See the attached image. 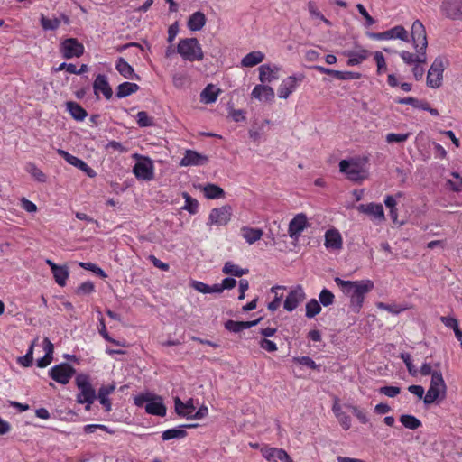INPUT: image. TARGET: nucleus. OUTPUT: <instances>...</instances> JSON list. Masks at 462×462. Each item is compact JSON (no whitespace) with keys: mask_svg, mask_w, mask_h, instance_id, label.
<instances>
[{"mask_svg":"<svg viewBox=\"0 0 462 462\" xmlns=\"http://www.w3.org/2000/svg\"><path fill=\"white\" fill-rule=\"evenodd\" d=\"M411 36L415 52L409 51H402L399 52L402 61L407 66H413L417 63L427 62V48L428 41L426 30L423 23L420 20L413 22L411 25Z\"/></svg>","mask_w":462,"mask_h":462,"instance_id":"f257e3e1","label":"nucleus"},{"mask_svg":"<svg viewBox=\"0 0 462 462\" xmlns=\"http://www.w3.org/2000/svg\"><path fill=\"white\" fill-rule=\"evenodd\" d=\"M334 282L340 288L341 291L349 297L350 308L355 313L360 311L365 295L374 287V282L369 279L345 281L339 277H335Z\"/></svg>","mask_w":462,"mask_h":462,"instance_id":"f03ea898","label":"nucleus"},{"mask_svg":"<svg viewBox=\"0 0 462 462\" xmlns=\"http://www.w3.org/2000/svg\"><path fill=\"white\" fill-rule=\"evenodd\" d=\"M137 407H144L145 412L150 415L164 417L167 408L162 396L151 392L143 393L134 398Z\"/></svg>","mask_w":462,"mask_h":462,"instance_id":"7ed1b4c3","label":"nucleus"},{"mask_svg":"<svg viewBox=\"0 0 462 462\" xmlns=\"http://www.w3.org/2000/svg\"><path fill=\"white\" fill-rule=\"evenodd\" d=\"M177 51L184 60L200 61L204 59L202 47L197 38H185L180 40Z\"/></svg>","mask_w":462,"mask_h":462,"instance_id":"20e7f679","label":"nucleus"},{"mask_svg":"<svg viewBox=\"0 0 462 462\" xmlns=\"http://www.w3.org/2000/svg\"><path fill=\"white\" fill-rule=\"evenodd\" d=\"M75 382L79 391L77 395V402L81 404H86V411H90L91 404L97 399V394L88 375L84 374H78Z\"/></svg>","mask_w":462,"mask_h":462,"instance_id":"39448f33","label":"nucleus"},{"mask_svg":"<svg viewBox=\"0 0 462 462\" xmlns=\"http://www.w3.org/2000/svg\"><path fill=\"white\" fill-rule=\"evenodd\" d=\"M447 386L442 374L439 371L432 373L430 387L424 396L425 404H431L439 397L443 398L446 394Z\"/></svg>","mask_w":462,"mask_h":462,"instance_id":"423d86ee","label":"nucleus"},{"mask_svg":"<svg viewBox=\"0 0 462 462\" xmlns=\"http://www.w3.org/2000/svg\"><path fill=\"white\" fill-rule=\"evenodd\" d=\"M136 160L133 167V173L141 180H152L154 177V165L152 159L138 153L132 155Z\"/></svg>","mask_w":462,"mask_h":462,"instance_id":"0eeeda50","label":"nucleus"},{"mask_svg":"<svg viewBox=\"0 0 462 462\" xmlns=\"http://www.w3.org/2000/svg\"><path fill=\"white\" fill-rule=\"evenodd\" d=\"M339 171L344 173L349 180L355 182L362 181L367 177L366 171L356 159L340 161Z\"/></svg>","mask_w":462,"mask_h":462,"instance_id":"6e6552de","label":"nucleus"},{"mask_svg":"<svg viewBox=\"0 0 462 462\" xmlns=\"http://www.w3.org/2000/svg\"><path fill=\"white\" fill-rule=\"evenodd\" d=\"M444 70V59L440 56L435 58L428 70L427 86L432 88H439L442 84Z\"/></svg>","mask_w":462,"mask_h":462,"instance_id":"1a4fd4ad","label":"nucleus"},{"mask_svg":"<svg viewBox=\"0 0 462 462\" xmlns=\"http://www.w3.org/2000/svg\"><path fill=\"white\" fill-rule=\"evenodd\" d=\"M368 37L376 41L401 40L408 42L410 41L409 32L402 25H396L382 32H368Z\"/></svg>","mask_w":462,"mask_h":462,"instance_id":"9d476101","label":"nucleus"},{"mask_svg":"<svg viewBox=\"0 0 462 462\" xmlns=\"http://www.w3.org/2000/svg\"><path fill=\"white\" fill-rule=\"evenodd\" d=\"M439 13L447 20L462 21V0H442Z\"/></svg>","mask_w":462,"mask_h":462,"instance_id":"9b49d317","label":"nucleus"},{"mask_svg":"<svg viewBox=\"0 0 462 462\" xmlns=\"http://www.w3.org/2000/svg\"><path fill=\"white\" fill-rule=\"evenodd\" d=\"M75 372V369L69 364L61 363L49 370V376L60 384H67Z\"/></svg>","mask_w":462,"mask_h":462,"instance_id":"f8f14e48","label":"nucleus"},{"mask_svg":"<svg viewBox=\"0 0 462 462\" xmlns=\"http://www.w3.org/2000/svg\"><path fill=\"white\" fill-rule=\"evenodd\" d=\"M232 214L233 210L229 205L213 208L209 213L208 225L226 226L231 220Z\"/></svg>","mask_w":462,"mask_h":462,"instance_id":"ddd939ff","label":"nucleus"},{"mask_svg":"<svg viewBox=\"0 0 462 462\" xmlns=\"http://www.w3.org/2000/svg\"><path fill=\"white\" fill-rule=\"evenodd\" d=\"M303 79V74L289 76L284 79L278 88V97L280 98L287 99L289 96L297 89Z\"/></svg>","mask_w":462,"mask_h":462,"instance_id":"4468645a","label":"nucleus"},{"mask_svg":"<svg viewBox=\"0 0 462 462\" xmlns=\"http://www.w3.org/2000/svg\"><path fill=\"white\" fill-rule=\"evenodd\" d=\"M60 52L65 59L79 58L84 52V46L75 38H69L60 44Z\"/></svg>","mask_w":462,"mask_h":462,"instance_id":"2eb2a0df","label":"nucleus"},{"mask_svg":"<svg viewBox=\"0 0 462 462\" xmlns=\"http://www.w3.org/2000/svg\"><path fill=\"white\" fill-rule=\"evenodd\" d=\"M306 298V294L301 285L292 288L287 295L283 308L287 311L294 310Z\"/></svg>","mask_w":462,"mask_h":462,"instance_id":"dca6fc26","label":"nucleus"},{"mask_svg":"<svg viewBox=\"0 0 462 462\" xmlns=\"http://www.w3.org/2000/svg\"><path fill=\"white\" fill-rule=\"evenodd\" d=\"M308 227V218L305 214H297L289 223L288 234L294 240H298L301 233Z\"/></svg>","mask_w":462,"mask_h":462,"instance_id":"f3484780","label":"nucleus"},{"mask_svg":"<svg viewBox=\"0 0 462 462\" xmlns=\"http://www.w3.org/2000/svg\"><path fill=\"white\" fill-rule=\"evenodd\" d=\"M58 154H60L68 163L70 165L75 166L76 168L81 170L83 172H85L88 177L93 178L97 175L96 171L90 168L84 161L81 159L71 155L68 152L58 149L57 150Z\"/></svg>","mask_w":462,"mask_h":462,"instance_id":"a211bd4d","label":"nucleus"},{"mask_svg":"<svg viewBox=\"0 0 462 462\" xmlns=\"http://www.w3.org/2000/svg\"><path fill=\"white\" fill-rule=\"evenodd\" d=\"M261 452L269 462H293L289 454L282 448L264 447Z\"/></svg>","mask_w":462,"mask_h":462,"instance_id":"6ab92c4d","label":"nucleus"},{"mask_svg":"<svg viewBox=\"0 0 462 462\" xmlns=\"http://www.w3.org/2000/svg\"><path fill=\"white\" fill-rule=\"evenodd\" d=\"M357 209L359 212L368 215L374 220H377L378 223L385 220V215L382 204L374 202L368 204H360L357 207Z\"/></svg>","mask_w":462,"mask_h":462,"instance_id":"aec40b11","label":"nucleus"},{"mask_svg":"<svg viewBox=\"0 0 462 462\" xmlns=\"http://www.w3.org/2000/svg\"><path fill=\"white\" fill-rule=\"evenodd\" d=\"M208 161L207 156L193 150H187L183 158L180 160V165L183 167L200 166L206 164Z\"/></svg>","mask_w":462,"mask_h":462,"instance_id":"412c9836","label":"nucleus"},{"mask_svg":"<svg viewBox=\"0 0 462 462\" xmlns=\"http://www.w3.org/2000/svg\"><path fill=\"white\" fill-rule=\"evenodd\" d=\"M174 409L175 412L187 419H191L192 414L196 410L193 400L189 399L186 402H183L179 397L174 398Z\"/></svg>","mask_w":462,"mask_h":462,"instance_id":"4be33fe9","label":"nucleus"},{"mask_svg":"<svg viewBox=\"0 0 462 462\" xmlns=\"http://www.w3.org/2000/svg\"><path fill=\"white\" fill-rule=\"evenodd\" d=\"M251 95L259 101L269 102L274 98V90L272 87L262 83L254 88Z\"/></svg>","mask_w":462,"mask_h":462,"instance_id":"5701e85b","label":"nucleus"},{"mask_svg":"<svg viewBox=\"0 0 462 462\" xmlns=\"http://www.w3.org/2000/svg\"><path fill=\"white\" fill-rule=\"evenodd\" d=\"M259 80L262 83H270L278 79L280 68L277 65L263 64L259 67Z\"/></svg>","mask_w":462,"mask_h":462,"instance_id":"b1692460","label":"nucleus"},{"mask_svg":"<svg viewBox=\"0 0 462 462\" xmlns=\"http://www.w3.org/2000/svg\"><path fill=\"white\" fill-rule=\"evenodd\" d=\"M325 246L328 250H339L342 248L343 240L341 234L337 229H328L325 233Z\"/></svg>","mask_w":462,"mask_h":462,"instance_id":"393cba45","label":"nucleus"},{"mask_svg":"<svg viewBox=\"0 0 462 462\" xmlns=\"http://www.w3.org/2000/svg\"><path fill=\"white\" fill-rule=\"evenodd\" d=\"M116 390V384L111 383L109 385H103L99 388L97 398L99 402L105 408L106 411H110L112 409L111 401L108 396L113 393Z\"/></svg>","mask_w":462,"mask_h":462,"instance_id":"a878e982","label":"nucleus"},{"mask_svg":"<svg viewBox=\"0 0 462 462\" xmlns=\"http://www.w3.org/2000/svg\"><path fill=\"white\" fill-rule=\"evenodd\" d=\"M93 88L96 95H97L98 92H101L106 99L111 98L113 95L112 88L109 86L107 78L105 75L99 74L97 76L93 84Z\"/></svg>","mask_w":462,"mask_h":462,"instance_id":"bb28decb","label":"nucleus"},{"mask_svg":"<svg viewBox=\"0 0 462 462\" xmlns=\"http://www.w3.org/2000/svg\"><path fill=\"white\" fill-rule=\"evenodd\" d=\"M116 69L127 79H139V76L134 73L133 67L123 58L116 60Z\"/></svg>","mask_w":462,"mask_h":462,"instance_id":"cd10ccee","label":"nucleus"},{"mask_svg":"<svg viewBox=\"0 0 462 462\" xmlns=\"http://www.w3.org/2000/svg\"><path fill=\"white\" fill-rule=\"evenodd\" d=\"M346 55L348 57L347 65L356 66L367 60L370 52L365 49L360 48L356 51H347L346 52Z\"/></svg>","mask_w":462,"mask_h":462,"instance_id":"c85d7f7f","label":"nucleus"},{"mask_svg":"<svg viewBox=\"0 0 462 462\" xmlns=\"http://www.w3.org/2000/svg\"><path fill=\"white\" fill-rule=\"evenodd\" d=\"M263 232L260 228L243 226L241 228V236L248 243L249 245H253L258 240L262 238Z\"/></svg>","mask_w":462,"mask_h":462,"instance_id":"c756f323","label":"nucleus"},{"mask_svg":"<svg viewBox=\"0 0 462 462\" xmlns=\"http://www.w3.org/2000/svg\"><path fill=\"white\" fill-rule=\"evenodd\" d=\"M264 53L260 51H251L242 59L241 66L245 68H252L260 64L264 60Z\"/></svg>","mask_w":462,"mask_h":462,"instance_id":"7c9ffc66","label":"nucleus"},{"mask_svg":"<svg viewBox=\"0 0 462 462\" xmlns=\"http://www.w3.org/2000/svg\"><path fill=\"white\" fill-rule=\"evenodd\" d=\"M259 322V319L254 320V321H235V320H228L225 323V328L234 333H238L244 329L250 328L255 325H257Z\"/></svg>","mask_w":462,"mask_h":462,"instance_id":"2f4dec72","label":"nucleus"},{"mask_svg":"<svg viewBox=\"0 0 462 462\" xmlns=\"http://www.w3.org/2000/svg\"><path fill=\"white\" fill-rule=\"evenodd\" d=\"M206 21L205 14L200 11H197L190 15L188 21V28L194 32L199 31L205 26Z\"/></svg>","mask_w":462,"mask_h":462,"instance_id":"473e14b6","label":"nucleus"},{"mask_svg":"<svg viewBox=\"0 0 462 462\" xmlns=\"http://www.w3.org/2000/svg\"><path fill=\"white\" fill-rule=\"evenodd\" d=\"M221 90L214 85H208L200 93L201 102L205 104H211L217 101Z\"/></svg>","mask_w":462,"mask_h":462,"instance_id":"72a5a7b5","label":"nucleus"},{"mask_svg":"<svg viewBox=\"0 0 462 462\" xmlns=\"http://www.w3.org/2000/svg\"><path fill=\"white\" fill-rule=\"evenodd\" d=\"M66 106L70 116L77 121H83L88 116L86 110L76 102L69 101Z\"/></svg>","mask_w":462,"mask_h":462,"instance_id":"f704fd0d","label":"nucleus"},{"mask_svg":"<svg viewBox=\"0 0 462 462\" xmlns=\"http://www.w3.org/2000/svg\"><path fill=\"white\" fill-rule=\"evenodd\" d=\"M139 86L136 83L124 82L121 83L116 89V97L123 98L130 96L133 93L138 91Z\"/></svg>","mask_w":462,"mask_h":462,"instance_id":"c9c22d12","label":"nucleus"},{"mask_svg":"<svg viewBox=\"0 0 462 462\" xmlns=\"http://www.w3.org/2000/svg\"><path fill=\"white\" fill-rule=\"evenodd\" d=\"M204 195L208 199H215L224 197V190L216 184H207L203 187Z\"/></svg>","mask_w":462,"mask_h":462,"instance_id":"e433bc0d","label":"nucleus"},{"mask_svg":"<svg viewBox=\"0 0 462 462\" xmlns=\"http://www.w3.org/2000/svg\"><path fill=\"white\" fill-rule=\"evenodd\" d=\"M51 273L58 285L61 287L66 285L67 279L69 278V269L66 265H60Z\"/></svg>","mask_w":462,"mask_h":462,"instance_id":"4c0bfd02","label":"nucleus"},{"mask_svg":"<svg viewBox=\"0 0 462 462\" xmlns=\"http://www.w3.org/2000/svg\"><path fill=\"white\" fill-rule=\"evenodd\" d=\"M187 436V432L181 426L166 430L162 434L163 440H170L173 439H183Z\"/></svg>","mask_w":462,"mask_h":462,"instance_id":"58836bf2","label":"nucleus"},{"mask_svg":"<svg viewBox=\"0 0 462 462\" xmlns=\"http://www.w3.org/2000/svg\"><path fill=\"white\" fill-rule=\"evenodd\" d=\"M222 271L224 273L229 274V275H232L235 277H241L244 274L248 273V269H243L231 262L226 263Z\"/></svg>","mask_w":462,"mask_h":462,"instance_id":"ea45409f","label":"nucleus"},{"mask_svg":"<svg viewBox=\"0 0 462 462\" xmlns=\"http://www.w3.org/2000/svg\"><path fill=\"white\" fill-rule=\"evenodd\" d=\"M395 102L397 104H402V105H410L415 108H419L421 110L428 109V102L423 101V100H419L412 97L398 98L395 100Z\"/></svg>","mask_w":462,"mask_h":462,"instance_id":"a19ab883","label":"nucleus"},{"mask_svg":"<svg viewBox=\"0 0 462 462\" xmlns=\"http://www.w3.org/2000/svg\"><path fill=\"white\" fill-rule=\"evenodd\" d=\"M400 422L407 429L416 430L421 427V421L413 415L403 414L400 417Z\"/></svg>","mask_w":462,"mask_h":462,"instance_id":"79ce46f5","label":"nucleus"},{"mask_svg":"<svg viewBox=\"0 0 462 462\" xmlns=\"http://www.w3.org/2000/svg\"><path fill=\"white\" fill-rule=\"evenodd\" d=\"M25 171L39 182L44 183L47 180L46 175L32 162L26 164Z\"/></svg>","mask_w":462,"mask_h":462,"instance_id":"37998d69","label":"nucleus"},{"mask_svg":"<svg viewBox=\"0 0 462 462\" xmlns=\"http://www.w3.org/2000/svg\"><path fill=\"white\" fill-rule=\"evenodd\" d=\"M321 311L320 304L316 299H311L306 304V317L312 319Z\"/></svg>","mask_w":462,"mask_h":462,"instance_id":"c03bdc74","label":"nucleus"},{"mask_svg":"<svg viewBox=\"0 0 462 462\" xmlns=\"http://www.w3.org/2000/svg\"><path fill=\"white\" fill-rule=\"evenodd\" d=\"M182 197L185 199V205L182 208L190 214H196L199 207L198 201L190 197L187 192H183Z\"/></svg>","mask_w":462,"mask_h":462,"instance_id":"a18cd8bd","label":"nucleus"},{"mask_svg":"<svg viewBox=\"0 0 462 462\" xmlns=\"http://www.w3.org/2000/svg\"><path fill=\"white\" fill-rule=\"evenodd\" d=\"M374 59L376 62V73L378 75L383 74L387 70V64L384 56L381 51L374 52Z\"/></svg>","mask_w":462,"mask_h":462,"instance_id":"49530a36","label":"nucleus"},{"mask_svg":"<svg viewBox=\"0 0 462 462\" xmlns=\"http://www.w3.org/2000/svg\"><path fill=\"white\" fill-rule=\"evenodd\" d=\"M41 24L44 30H56L60 24V21L58 18H47L44 15L41 17Z\"/></svg>","mask_w":462,"mask_h":462,"instance_id":"de8ad7c7","label":"nucleus"},{"mask_svg":"<svg viewBox=\"0 0 462 462\" xmlns=\"http://www.w3.org/2000/svg\"><path fill=\"white\" fill-rule=\"evenodd\" d=\"M319 299L323 306L328 307L333 304L335 296L329 290L323 289L319 293Z\"/></svg>","mask_w":462,"mask_h":462,"instance_id":"09e8293b","label":"nucleus"},{"mask_svg":"<svg viewBox=\"0 0 462 462\" xmlns=\"http://www.w3.org/2000/svg\"><path fill=\"white\" fill-rule=\"evenodd\" d=\"M137 124L141 127L152 126L153 119L148 116L145 111H140L136 114Z\"/></svg>","mask_w":462,"mask_h":462,"instance_id":"8fccbe9b","label":"nucleus"},{"mask_svg":"<svg viewBox=\"0 0 462 462\" xmlns=\"http://www.w3.org/2000/svg\"><path fill=\"white\" fill-rule=\"evenodd\" d=\"M95 291V285L92 282L88 281L82 282L76 290V293L79 295H88Z\"/></svg>","mask_w":462,"mask_h":462,"instance_id":"3c124183","label":"nucleus"},{"mask_svg":"<svg viewBox=\"0 0 462 462\" xmlns=\"http://www.w3.org/2000/svg\"><path fill=\"white\" fill-rule=\"evenodd\" d=\"M361 74L358 72L353 71H339L336 70L335 78L341 80H348V79H360Z\"/></svg>","mask_w":462,"mask_h":462,"instance_id":"603ef678","label":"nucleus"},{"mask_svg":"<svg viewBox=\"0 0 462 462\" xmlns=\"http://www.w3.org/2000/svg\"><path fill=\"white\" fill-rule=\"evenodd\" d=\"M409 134H394L390 133L386 134L385 140L388 143H403L409 138Z\"/></svg>","mask_w":462,"mask_h":462,"instance_id":"864d4df0","label":"nucleus"},{"mask_svg":"<svg viewBox=\"0 0 462 462\" xmlns=\"http://www.w3.org/2000/svg\"><path fill=\"white\" fill-rule=\"evenodd\" d=\"M400 357L404 362L409 374L411 375H415L417 374V369L415 368L411 362V355L409 353H402L400 355Z\"/></svg>","mask_w":462,"mask_h":462,"instance_id":"5fc2aeb1","label":"nucleus"},{"mask_svg":"<svg viewBox=\"0 0 462 462\" xmlns=\"http://www.w3.org/2000/svg\"><path fill=\"white\" fill-rule=\"evenodd\" d=\"M293 362L299 365H306L311 369H318L319 367V365L309 356L294 357Z\"/></svg>","mask_w":462,"mask_h":462,"instance_id":"6e6d98bb","label":"nucleus"},{"mask_svg":"<svg viewBox=\"0 0 462 462\" xmlns=\"http://www.w3.org/2000/svg\"><path fill=\"white\" fill-rule=\"evenodd\" d=\"M349 408L351 409L353 414L358 419V420L362 424H366L369 422V419L365 411L361 410L357 406H353V405L349 406Z\"/></svg>","mask_w":462,"mask_h":462,"instance_id":"4d7b16f0","label":"nucleus"},{"mask_svg":"<svg viewBox=\"0 0 462 462\" xmlns=\"http://www.w3.org/2000/svg\"><path fill=\"white\" fill-rule=\"evenodd\" d=\"M356 8L360 14L365 18V26H372L375 23L374 19L368 14V12L362 4H357Z\"/></svg>","mask_w":462,"mask_h":462,"instance_id":"13d9d810","label":"nucleus"},{"mask_svg":"<svg viewBox=\"0 0 462 462\" xmlns=\"http://www.w3.org/2000/svg\"><path fill=\"white\" fill-rule=\"evenodd\" d=\"M424 64L425 63H417V64L411 66V72L413 74V78L417 81H420L423 79L424 72H425L424 68H423Z\"/></svg>","mask_w":462,"mask_h":462,"instance_id":"bf43d9fd","label":"nucleus"},{"mask_svg":"<svg viewBox=\"0 0 462 462\" xmlns=\"http://www.w3.org/2000/svg\"><path fill=\"white\" fill-rule=\"evenodd\" d=\"M336 418L337 419L339 424L345 430H347L350 429L351 418L346 412L337 414Z\"/></svg>","mask_w":462,"mask_h":462,"instance_id":"052dcab7","label":"nucleus"},{"mask_svg":"<svg viewBox=\"0 0 462 462\" xmlns=\"http://www.w3.org/2000/svg\"><path fill=\"white\" fill-rule=\"evenodd\" d=\"M400 388L396 386H383L381 387L379 392L388 397L393 398L400 393Z\"/></svg>","mask_w":462,"mask_h":462,"instance_id":"680f3d73","label":"nucleus"},{"mask_svg":"<svg viewBox=\"0 0 462 462\" xmlns=\"http://www.w3.org/2000/svg\"><path fill=\"white\" fill-rule=\"evenodd\" d=\"M261 348L266 350L267 352H275L277 350V345L267 338H263L259 342Z\"/></svg>","mask_w":462,"mask_h":462,"instance_id":"e2e57ef3","label":"nucleus"},{"mask_svg":"<svg viewBox=\"0 0 462 462\" xmlns=\"http://www.w3.org/2000/svg\"><path fill=\"white\" fill-rule=\"evenodd\" d=\"M21 206L26 212L34 213L37 211V206L32 201L25 198L21 199Z\"/></svg>","mask_w":462,"mask_h":462,"instance_id":"0e129e2a","label":"nucleus"},{"mask_svg":"<svg viewBox=\"0 0 462 462\" xmlns=\"http://www.w3.org/2000/svg\"><path fill=\"white\" fill-rule=\"evenodd\" d=\"M191 287L201 292V293H204V294H207V293H209V285L202 282H199V281H192L191 282Z\"/></svg>","mask_w":462,"mask_h":462,"instance_id":"69168bd1","label":"nucleus"},{"mask_svg":"<svg viewBox=\"0 0 462 462\" xmlns=\"http://www.w3.org/2000/svg\"><path fill=\"white\" fill-rule=\"evenodd\" d=\"M308 11L312 18L320 19L323 18V14L319 11L316 4L312 1H310L307 5Z\"/></svg>","mask_w":462,"mask_h":462,"instance_id":"338daca9","label":"nucleus"},{"mask_svg":"<svg viewBox=\"0 0 462 462\" xmlns=\"http://www.w3.org/2000/svg\"><path fill=\"white\" fill-rule=\"evenodd\" d=\"M377 306H378L379 309L386 310V311H388L390 313H393V314H398L402 310H403V309L398 307L397 305H389V304L383 303V302L378 303Z\"/></svg>","mask_w":462,"mask_h":462,"instance_id":"774afa93","label":"nucleus"}]
</instances>
